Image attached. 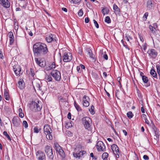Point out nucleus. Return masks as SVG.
Masks as SVG:
<instances>
[{
	"label": "nucleus",
	"mask_w": 160,
	"mask_h": 160,
	"mask_svg": "<svg viewBox=\"0 0 160 160\" xmlns=\"http://www.w3.org/2000/svg\"><path fill=\"white\" fill-rule=\"evenodd\" d=\"M33 49L34 55L37 57L47 55L48 52L46 45L40 42L35 44L33 45Z\"/></svg>",
	"instance_id": "f257e3e1"
},
{
	"label": "nucleus",
	"mask_w": 160,
	"mask_h": 160,
	"mask_svg": "<svg viewBox=\"0 0 160 160\" xmlns=\"http://www.w3.org/2000/svg\"><path fill=\"white\" fill-rule=\"evenodd\" d=\"M83 124L85 128L88 131H90L92 129V120L88 117H85L82 119Z\"/></svg>",
	"instance_id": "f03ea898"
},
{
	"label": "nucleus",
	"mask_w": 160,
	"mask_h": 160,
	"mask_svg": "<svg viewBox=\"0 0 160 160\" xmlns=\"http://www.w3.org/2000/svg\"><path fill=\"white\" fill-rule=\"evenodd\" d=\"M44 133L46 135V137L48 140H52V136L51 135L52 131L50 126L48 124L45 125L43 128Z\"/></svg>",
	"instance_id": "7ed1b4c3"
},
{
	"label": "nucleus",
	"mask_w": 160,
	"mask_h": 160,
	"mask_svg": "<svg viewBox=\"0 0 160 160\" xmlns=\"http://www.w3.org/2000/svg\"><path fill=\"white\" fill-rule=\"evenodd\" d=\"M45 151L49 159L50 160H53L54 158V155L53 154L52 148L48 145L46 146L45 147Z\"/></svg>",
	"instance_id": "20e7f679"
},
{
	"label": "nucleus",
	"mask_w": 160,
	"mask_h": 160,
	"mask_svg": "<svg viewBox=\"0 0 160 160\" xmlns=\"http://www.w3.org/2000/svg\"><path fill=\"white\" fill-rule=\"evenodd\" d=\"M50 74L56 81H59L60 80L61 78V73L58 71L53 70L50 72Z\"/></svg>",
	"instance_id": "39448f33"
},
{
	"label": "nucleus",
	"mask_w": 160,
	"mask_h": 160,
	"mask_svg": "<svg viewBox=\"0 0 160 160\" xmlns=\"http://www.w3.org/2000/svg\"><path fill=\"white\" fill-rule=\"evenodd\" d=\"M96 148L98 152H104L106 150V147L102 142L98 141L97 142Z\"/></svg>",
	"instance_id": "423d86ee"
},
{
	"label": "nucleus",
	"mask_w": 160,
	"mask_h": 160,
	"mask_svg": "<svg viewBox=\"0 0 160 160\" xmlns=\"http://www.w3.org/2000/svg\"><path fill=\"white\" fill-rule=\"evenodd\" d=\"M63 56V60L65 62H70L72 59V54L70 52H65Z\"/></svg>",
	"instance_id": "0eeeda50"
},
{
	"label": "nucleus",
	"mask_w": 160,
	"mask_h": 160,
	"mask_svg": "<svg viewBox=\"0 0 160 160\" xmlns=\"http://www.w3.org/2000/svg\"><path fill=\"white\" fill-rule=\"evenodd\" d=\"M111 149L114 154L116 155V158H118L119 157L120 152L119 148L116 144H113L111 146Z\"/></svg>",
	"instance_id": "6e6552de"
},
{
	"label": "nucleus",
	"mask_w": 160,
	"mask_h": 160,
	"mask_svg": "<svg viewBox=\"0 0 160 160\" xmlns=\"http://www.w3.org/2000/svg\"><path fill=\"white\" fill-rule=\"evenodd\" d=\"M55 148L57 152H58L59 154L62 158L65 156V153L62 149L61 147L58 143H54Z\"/></svg>",
	"instance_id": "1a4fd4ad"
},
{
	"label": "nucleus",
	"mask_w": 160,
	"mask_h": 160,
	"mask_svg": "<svg viewBox=\"0 0 160 160\" xmlns=\"http://www.w3.org/2000/svg\"><path fill=\"white\" fill-rule=\"evenodd\" d=\"M36 158L38 160H45L46 157L45 153L41 151H38L36 153Z\"/></svg>",
	"instance_id": "9d476101"
},
{
	"label": "nucleus",
	"mask_w": 160,
	"mask_h": 160,
	"mask_svg": "<svg viewBox=\"0 0 160 160\" xmlns=\"http://www.w3.org/2000/svg\"><path fill=\"white\" fill-rule=\"evenodd\" d=\"M149 56L152 58L155 59L158 55L157 52L154 49H149L148 51Z\"/></svg>",
	"instance_id": "9b49d317"
},
{
	"label": "nucleus",
	"mask_w": 160,
	"mask_h": 160,
	"mask_svg": "<svg viewBox=\"0 0 160 160\" xmlns=\"http://www.w3.org/2000/svg\"><path fill=\"white\" fill-rule=\"evenodd\" d=\"M57 38L55 35L50 34L46 38V40L48 42L50 43L52 41H56Z\"/></svg>",
	"instance_id": "f8f14e48"
},
{
	"label": "nucleus",
	"mask_w": 160,
	"mask_h": 160,
	"mask_svg": "<svg viewBox=\"0 0 160 160\" xmlns=\"http://www.w3.org/2000/svg\"><path fill=\"white\" fill-rule=\"evenodd\" d=\"M12 121L14 126L18 127L20 125L21 120L18 116L14 117L12 119Z\"/></svg>",
	"instance_id": "ddd939ff"
},
{
	"label": "nucleus",
	"mask_w": 160,
	"mask_h": 160,
	"mask_svg": "<svg viewBox=\"0 0 160 160\" xmlns=\"http://www.w3.org/2000/svg\"><path fill=\"white\" fill-rule=\"evenodd\" d=\"M21 68L18 65H15L13 66V70L17 76H19Z\"/></svg>",
	"instance_id": "4468645a"
},
{
	"label": "nucleus",
	"mask_w": 160,
	"mask_h": 160,
	"mask_svg": "<svg viewBox=\"0 0 160 160\" xmlns=\"http://www.w3.org/2000/svg\"><path fill=\"white\" fill-rule=\"evenodd\" d=\"M89 100V98L86 95H84L82 98V101L83 102V105L84 107H87L89 105V103L88 101Z\"/></svg>",
	"instance_id": "2eb2a0df"
},
{
	"label": "nucleus",
	"mask_w": 160,
	"mask_h": 160,
	"mask_svg": "<svg viewBox=\"0 0 160 160\" xmlns=\"http://www.w3.org/2000/svg\"><path fill=\"white\" fill-rule=\"evenodd\" d=\"M0 4L5 8L9 7L10 5L8 0H0Z\"/></svg>",
	"instance_id": "dca6fc26"
},
{
	"label": "nucleus",
	"mask_w": 160,
	"mask_h": 160,
	"mask_svg": "<svg viewBox=\"0 0 160 160\" xmlns=\"http://www.w3.org/2000/svg\"><path fill=\"white\" fill-rule=\"evenodd\" d=\"M39 102L38 101V102H34L33 103L34 107L36 111H40L42 108L41 106L39 104Z\"/></svg>",
	"instance_id": "f3484780"
},
{
	"label": "nucleus",
	"mask_w": 160,
	"mask_h": 160,
	"mask_svg": "<svg viewBox=\"0 0 160 160\" xmlns=\"http://www.w3.org/2000/svg\"><path fill=\"white\" fill-rule=\"evenodd\" d=\"M35 62L36 63L41 67H44L45 65V62H43L42 61L40 60H38V58H35Z\"/></svg>",
	"instance_id": "a211bd4d"
},
{
	"label": "nucleus",
	"mask_w": 160,
	"mask_h": 160,
	"mask_svg": "<svg viewBox=\"0 0 160 160\" xmlns=\"http://www.w3.org/2000/svg\"><path fill=\"white\" fill-rule=\"evenodd\" d=\"M24 83L23 80L20 79L18 82L17 86L21 89H22L24 88Z\"/></svg>",
	"instance_id": "6ab92c4d"
},
{
	"label": "nucleus",
	"mask_w": 160,
	"mask_h": 160,
	"mask_svg": "<svg viewBox=\"0 0 160 160\" xmlns=\"http://www.w3.org/2000/svg\"><path fill=\"white\" fill-rule=\"evenodd\" d=\"M26 2L25 0H22L19 4V6L23 9H25L26 6Z\"/></svg>",
	"instance_id": "aec40b11"
},
{
	"label": "nucleus",
	"mask_w": 160,
	"mask_h": 160,
	"mask_svg": "<svg viewBox=\"0 0 160 160\" xmlns=\"http://www.w3.org/2000/svg\"><path fill=\"white\" fill-rule=\"evenodd\" d=\"M153 4L151 0H148L147 2V7L149 9H151L153 7Z\"/></svg>",
	"instance_id": "412c9836"
},
{
	"label": "nucleus",
	"mask_w": 160,
	"mask_h": 160,
	"mask_svg": "<svg viewBox=\"0 0 160 160\" xmlns=\"http://www.w3.org/2000/svg\"><path fill=\"white\" fill-rule=\"evenodd\" d=\"M113 9L114 10L115 12L118 14L120 13V9L118 7V6L115 4L113 5Z\"/></svg>",
	"instance_id": "4be33fe9"
},
{
	"label": "nucleus",
	"mask_w": 160,
	"mask_h": 160,
	"mask_svg": "<svg viewBox=\"0 0 160 160\" xmlns=\"http://www.w3.org/2000/svg\"><path fill=\"white\" fill-rule=\"evenodd\" d=\"M150 73L153 77L155 78H158L157 74L154 69H152L150 71Z\"/></svg>",
	"instance_id": "5701e85b"
},
{
	"label": "nucleus",
	"mask_w": 160,
	"mask_h": 160,
	"mask_svg": "<svg viewBox=\"0 0 160 160\" xmlns=\"http://www.w3.org/2000/svg\"><path fill=\"white\" fill-rule=\"evenodd\" d=\"M86 51L88 53V54L89 55V57L92 58L94 59V57H93V54L92 53V50L89 48H87Z\"/></svg>",
	"instance_id": "b1692460"
},
{
	"label": "nucleus",
	"mask_w": 160,
	"mask_h": 160,
	"mask_svg": "<svg viewBox=\"0 0 160 160\" xmlns=\"http://www.w3.org/2000/svg\"><path fill=\"white\" fill-rule=\"evenodd\" d=\"M4 97L7 100H9L10 99V97L9 93L6 90H5L4 93Z\"/></svg>",
	"instance_id": "393cba45"
},
{
	"label": "nucleus",
	"mask_w": 160,
	"mask_h": 160,
	"mask_svg": "<svg viewBox=\"0 0 160 160\" xmlns=\"http://www.w3.org/2000/svg\"><path fill=\"white\" fill-rule=\"evenodd\" d=\"M102 12L103 14V15H104L105 14H108L109 12V9H108V8H105L102 10Z\"/></svg>",
	"instance_id": "a878e982"
},
{
	"label": "nucleus",
	"mask_w": 160,
	"mask_h": 160,
	"mask_svg": "<svg viewBox=\"0 0 160 160\" xmlns=\"http://www.w3.org/2000/svg\"><path fill=\"white\" fill-rule=\"evenodd\" d=\"M74 106L78 111H80L82 110V109L81 108L79 105L76 102H74Z\"/></svg>",
	"instance_id": "bb28decb"
},
{
	"label": "nucleus",
	"mask_w": 160,
	"mask_h": 160,
	"mask_svg": "<svg viewBox=\"0 0 160 160\" xmlns=\"http://www.w3.org/2000/svg\"><path fill=\"white\" fill-rule=\"evenodd\" d=\"M41 83L40 82H38L34 83V85L38 88V89L39 90H42L41 88Z\"/></svg>",
	"instance_id": "cd10ccee"
},
{
	"label": "nucleus",
	"mask_w": 160,
	"mask_h": 160,
	"mask_svg": "<svg viewBox=\"0 0 160 160\" xmlns=\"http://www.w3.org/2000/svg\"><path fill=\"white\" fill-rule=\"evenodd\" d=\"M153 130L155 132L154 138L155 139H157L158 138V130L157 128L155 127L154 128H153Z\"/></svg>",
	"instance_id": "c85d7f7f"
},
{
	"label": "nucleus",
	"mask_w": 160,
	"mask_h": 160,
	"mask_svg": "<svg viewBox=\"0 0 160 160\" xmlns=\"http://www.w3.org/2000/svg\"><path fill=\"white\" fill-rule=\"evenodd\" d=\"M45 79L48 82H51L52 80V78L50 75H46Z\"/></svg>",
	"instance_id": "c756f323"
},
{
	"label": "nucleus",
	"mask_w": 160,
	"mask_h": 160,
	"mask_svg": "<svg viewBox=\"0 0 160 160\" xmlns=\"http://www.w3.org/2000/svg\"><path fill=\"white\" fill-rule=\"evenodd\" d=\"M94 109V106L93 105H92L91 106L90 108L89 109V112L92 114H94L95 113Z\"/></svg>",
	"instance_id": "7c9ffc66"
},
{
	"label": "nucleus",
	"mask_w": 160,
	"mask_h": 160,
	"mask_svg": "<svg viewBox=\"0 0 160 160\" xmlns=\"http://www.w3.org/2000/svg\"><path fill=\"white\" fill-rule=\"evenodd\" d=\"M108 153L105 152H104L102 156V158L103 159L108 158Z\"/></svg>",
	"instance_id": "2f4dec72"
},
{
	"label": "nucleus",
	"mask_w": 160,
	"mask_h": 160,
	"mask_svg": "<svg viewBox=\"0 0 160 160\" xmlns=\"http://www.w3.org/2000/svg\"><path fill=\"white\" fill-rule=\"evenodd\" d=\"M142 80L143 82L145 83H147L148 81V79L147 77L146 76H143L142 78Z\"/></svg>",
	"instance_id": "473e14b6"
},
{
	"label": "nucleus",
	"mask_w": 160,
	"mask_h": 160,
	"mask_svg": "<svg viewBox=\"0 0 160 160\" xmlns=\"http://www.w3.org/2000/svg\"><path fill=\"white\" fill-rule=\"evenodd\" d=\"M3 135L7 137L8 139L10 141L11 140V138L10 137L9 135L8 134L7 132L6 131H4L3 132Z\"/></svg>",
	"instance_id": "72a5a7b5"
},
{
	"label": "nucleus",
	"mask_w": 160,
	"mask_h": 160,
	"mask_svg": "<svg viewBox=\"0 0 160 160\" xmlns=\"http://www.w3.org/2000/svg\"><path fill=\"white\" fill-rule=\"evenodd\" d=\"M127 114V117L130 119L132 118L133 116V115L131 112H128Z\"/></svg>",
	"instance_id": "f704fd0d"
},
{
	"label": "nucleus",
	"mask_w": 160,
	"mask_h": 160,
	"mask_svg": "<svg viewBox=\"0 0 160 160\" xmlns=\"http://www.w3.org/2000/svg\"><path fill=\"white\" fill-rule=\"evenodd\" d=\"M105 22L108 23H111V20L109 16H107L106 17L105 20Z\"/></svg>",
	"instance_id": "c9c22d12"
},
{
	"label": "nucleus",
	"mask_w": 160,
	"mask_h": 160,
	"mask_svg": "<svg viewBox=\"0 0 160 160\" xmlns=\"http://www.w3.org/2000/svg\"><path fill=\"white\" fill-rule=\"evenodd\" d=\"M156 68H157V73L158 75L159 76H160V66L158 64L156 66Z\"/></svg>",
	"instance_id": "e433bc0d"
},
{
	"label": "nucleus",
	"mask_w": 160,
	"mask_h": 160,
	"mask_svg": "<svg viewBox=\"0 0 160 160\" xmlns=\"http://www.w3.org/2000/svg\"><path fill=\"white\" fill-rule=\"evenodd\" d=\"M23 126L26 128L28 127V125L27 122L26 121H24L22 123Z\"/></svg>",
	"instance_id": "4c0bfd02"
},
{
	"label": "nucleus",
	"mask_w": 160,
	"mask_h": 160,
	"mask_svg": "<svg viewBox=\"0 0 160 160\" xmlns=\"http://www.w3.org/2000/svg\"><path fill=\"white\" fill-rule=\"evenodd\" d=\"M55 68V63L54 62H52V64L50 65L49 67L50 69L54 68ZM49 69V68L48 70Z\"/></svg>",
	"instance_id": "58836bf2"
},
{
	"label": "nucleus",
	"mask_w": 160,
	"mask_h": 160,
	"mask_svg": "<svg viewBox=\"0 0 160 160\" xmlns=\"http://www.w3.org/2000/svg\"><path fill=\"white\" fill-rule=\"evenodd\" d=\"M73 155L74 157H75V158H79L80 157V155H79V152L74 153L73 154Z\"/></svg>",
	"instance_id": "ea45409f"
},
{
	"label": "nucleus",
	"mask_w": 160,
	"mask_h": 160,
	"mask_svg": "<svg viewBox=\"0 0 160 160\" xmlns=\"http://www.w3.org/2000/svg\"><path fill=\"white\" fill-rule=\"evenodd\" d=\"M81 0H71V2H72L73 3L77 4L81 1Z\"/></svg>",
	"instance_id": "a19ab883"
},
{
	"label": "nucleus",
	"mask_w": 160,
	"mask_h": 160,
	"mask_svg": "<svg viewBox=\"0 0 160 160\" xmlns=\"http://www.w3.org/2000/svg\"><path fill=\"white\" fill-rule=\"evenodd\" d=\"M83 14V11L82 9H80L78 13V15L79 16H82Z\"/></svg>",
	"instance_id": "79ce46f5"
},
{
	"label": "nucleus",
	"mask_w": 160,
	"mask_h": 160,
	"mask_svg": "<svg viewBox=\"0 0 160 160\" xmlns=\"http://www.w3.org/2000/svg\"><path fill=\"white\" fill-rule=\"evenodd\" d=\"M93 21H94V23L95 25V26L97 28H99V25L98 24L97 22L94 19L93 20Z\"/></svg>",
	"instance_id": "37998d69"
},
{
	"label": "nucleus",
	"mask_w": 160,
	"mask_h": 160,
	"mask_svg": "<svg viewBox=\"0 0 160 160\" xmlns=\"http://www.w3.org/2000/svg\"><path fill=\"white\" fill-rule=\"evenodd\" d=\"M30 74L33 77L34 76V72L33 69L31 68L30 69Z\"/></svg>",
	"instance_id": "c03bdc74"
},
{
	"label": "nucleus",
	"mask_w": 160,
	"mask_h": 160,
	"mask_svg": "<svg viewBox=\"0 0 160 160\" xmlns=\"http://www.w3.org/2000/svg\"><path fill=\"white\" fill-rule=\"evenodd\" d=\"M34 131V132H36V133H38L39 132V131L38 129V127H36L34 128L33 129Z\"/></svg>",
	"instance_id": "a18cd8bd"
},
{
	"label": "nucleus",
	"mask_w": 160,
	"mask_h": 160,
	"mask_svg": "<svg viewBox=\"0 0 160 160\" xmlns=\"http://www.w3.org/2000/svg\"><path fill=\"white\" fill-rule=\"evenodd\" d=\"M9 38H14V36L13 35V33L12 32H10L9 33Z\"/></svg>",
	"instance_id": "49530a36"
},
{
	"label": "nucleus",
	"mask_w": 160,
	"mask_h": 160,
	"mask_svg": "<svg viewBox=\"0 0 160 160\" xmlns=\"http://www.w3.org/2000/svg\"><path fill=\"white\" fill-rule=\"evenodd\" d=\"M78 53L79 54L81 55H82V50L79 48L78 49Z\"/></svg>",
	"instance_id": "de8ad7c7"
},
{
	"label": "nucleus",
	"mask_w": 160,
	"mask_h": 160,
	"mask_svg": "<svg viewBox=\"0 0 160 160\" xmlns=\"http://www.w3.org/2000/svg\"><path fill=\"white\" fill-rule=\"evenodd\" d=\"M77 71L79 72H81L82 70L81 69V68H80L79 66H78L77 67Z\"/></svg>",
	"instance_id": "09e8293b"
},
{
	"label": "nucleus",
	"mask_w": 160,
	"mask_h": 160,
	"mask_svg": "<svg viewBox=\"0 0 160 160\" xmlns=\"http://www.w3.org/2000/svg\"><path fill=\"white\" fill-rule=\"evenodd\" d=\"M143 158L145 160H148L149 159L147 155H144L143 156Z\"/></svg>",
	"instance_id": "8fccbe9b"
},
{
	"label": "nucleus",
	"mask_w": 160,
	"mask_h": 160,
	"mask_svg": "<svg viewBox=\"0 0 160 160\" xmlns=\"http://www.w3.org/2000/svg\"><path fill=\"white\" fill-rule=\"evenodd\" d=\"M148 16V12H146L144 13L143 17L144 18H146V19H147Z\"/></svg>",
	"instance_id": "3c124183"
},
{
	"label": "nucleus",
	"mask_w": 160,
	"mask_h": 160,
	"mask_svg": "<svg viewBox=\"0 0 160 160\" xmlns=\"http://www.w3.org/2000/svg\"><path fill=\"white\" fill-rule=\"evenodd\" d=\"M19 116L21 118H22L24 116V114L23 113H19Z\"/></svg>",
	"instance_id": "603ef678"
},
{
	"label": "nucleus",
	"mask_w": 160,
	"mask_h": 160,
	"mask_svg": "<svg viewBox=\"0 0 160 160\" xmlns=\"http://www.w3.org/2000/svg\"><path fill=\"white\" fill-rule=\"evenodd\" d=\"M89 21V19L87 17L85 18V21L86 23H88Z\"/></svg>",
	"instance_id": "864d4df0"
},
{
	"label": "nucleus",
	"mask_w": 160,
	"mask_h": 160,
	"mask_svg": "<svg viewBox=\"0 0 160 160\" xmlns=\"http://www.w3.org/2000/svg\"><path fill=\"white\" fill-rule=\"evenodd\" d=\"M10 44L12 45L14 39L13 38L10 39Z\"/></svg>",
	"instance_id": "5fc2aeb1"
},
{
	"label": "nucleus",
	"mask_w": 160,
	"mask_h": 160,
	"mask_svg": "<svg viewBox=\"0 0 160 160\" xmlns=\"http://www.w3.org/2000/svg\"><path fill=\"white\" fill-rule=\"evenodd\" d=\"M139 38H140V39L141 41L142 42H143V41H144V39H143V38L142 36H141V35H139Z\"/></svg>",
	"instance_id": "6e6d98bb"
},
{
	"label": "nucleus",
	"mask_w": 160,
	"mask_h": 160,
	"mask_svg": "<svg viewBox=\"0 0 160 160\" xmlns=\"http://www.w3.org/2000/svg\"><path fill=\"white\" fill-rule=\"evenodd\" d=\"M3 57L2 52L0 50V58L1 59H2Z\"/></svg>",
	"instance_id": "4d7b16f0"
},
{
	"label": "nucleus",
	"mask_w": 160,
	"mask_h": 160,
	"mask_svg": "<svg viewBox=\"0 0 160 160\" xmlns=\"http://www.w3.org/2000/svg\"><path fill=\"white\" fill-rule=\"evenodd\" d=\"M103 57L106 60L108 59V56L107 54H104L103 55Z\"/></svg>",
	"instance_id": "13d9d810"
},
{
	"label": "nucleus",
	"mask_w": 160,
	"mask_h": 160,
	"mask_svg": "<svg viewBox=\"0 0 160 160\" xmlns=\"http://www.w3.org/2000/svg\"><path fill=\"white\" fill-rule=\"evenodd\" d=\"M68 118L69 119H71V114L70 112H69L68 113Z\"/></svg>",
	"instance_id": "bf43d9fd"
},
{
	"label": "nucleus",
	"mask_w": 160,
	"mask_h": 160,
	"mask_svg": "<svg viewBox=\"0 0 160 160\" xmlns=\"http://www.w3.org/2000/svg\"><path fill=\"white\" fill-rule=\"evenodd\" d=\"M141 117L142 118H143L144 119H145L147 118L146 115L144 114H143L142 115Z\"/></svg>",
	"instance_id": "052dcab7"
},
{
	"label": "nucleus",
	"mask_w": 160,
	"mask_h": 160,
	"mask_svg": "<svg viewBox=\"0 0 160 160\" xmlns=\"http://www.w3.org/2000/svg\"><path fill=\"white\" fill-rule=\"evenodd\" d=\"M81 68V69L82 70V69H84L85 68V67L82 64H81L79 66Z\"/></svg>",
	"instance_id": "680f3d73"
},
{
	"label": "nucleus",
	"mask_w": 160,
	"mask_h": 160,
	"mask_svg": "<svg viewBox=\"0 0 160 160\" xmlns=\"http://www.w3.org/2000/svg\"><path fill=\"white\" fill-rule=\"evenodd\" d=\"M144 120H145V123L146 124H148V125H149V121L146 118Z\"/></svg>",
	"instance_id": "e2e57ef3"
},
{
	"label": "nucleus",
	"mask_w": 160,
	"mask_h": 160,
	"mask_svg": "<svg viewBox=\"0 0 160 160\" xmlns=\"http://www.w3.org/2000/svg\"><path fill=\"white\" fill-rule=\"evenodd\" d=\"M66 124L67 125H68V127H72V126L71 122H68V123H67Z\"/></svg>",
	"instance_id": "0e129e2a"
},
{
	"label": "nucleus",
	"mask_w": 160,
	"mask_h": 160,
	"mask_svg": "<svg viewBox=\"0 0 160 160\" xmlns=\"http://www.w3.org/2000/svg\"><path fill=\"white\" fill-rule=\"evenodd\" d=\"M149 28L151 31H153V28H154V27L153 26H152L150 25H149Z\"/></svg>",
	"instance_id": "69168bd1"
},
{
	"label": "nucleus",
	"mask_w": 160,
	"mask_h": 160,
	"mask_svg": "<svg viewBox=\"0 0 160 160\" xmlns=\"http://www.w3.org/2000/svg\"><path fill=\"white\" fill-rule=\"evenodd\" d=\"M153 27H154V28L155 29L158 27V26L157 25V24L156 23H154L153 24Z\"/></svg>",
	"instance_id": "338daca9"
},
{
	"label": "nucleus",
	"mask_w": 160,
	"mask_h": 160,
	"mask_svg": "<svg viewBox=\"0 0 160 160\" xmlns=\"http://www.w3.org/2000/svg\"><path fill=\"white\" fill-rule=\"evenodd\" d=\"M122 132L125 136H126L127 135V132L125 130H123Z\"/></svg>",
	"instance_id": "774afa93"
}]
</instances>
